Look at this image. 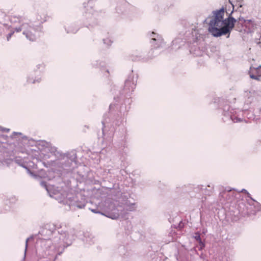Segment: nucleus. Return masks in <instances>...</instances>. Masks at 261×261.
Segmentation results:
<instances>
[{"label":"nucleus","instance_id":"nucleus-19","mask_svg":"<svg viewBox=\"0 0 261 261\" xmlns=\"http://www.w3.org/2000/svg\"><path fill=\"white\" fill-rule=\"evenodd\" d=\"M28 172L30 173V174L32 176H34V174L33 173H32L29 170H28Z\"/></svg>","mask_w":261,"mask_h":261},{"label":"nucleus","instance_id":"nucleus-7","mask_svg":"<svg viewBox=\"0 0 261 261\" xmlns=\"http://www.w3.org/2000/svg\"><path fill=\"white\" fill-rule=\"evenodd\" d=\"M125 204H126V208L128 211H134L136 208L135 203H130L126 202Z\"/></svg>","mask_w":261,"mask_h":261},{"label":"nucleus","instance_id":"nucleus-22","mask_svg":"<svg viewBox=\"0 0 261 261\" xmlns=\"http://www.w3.org/2000/svg\"><path fill=\"white\" fill-rule=\"evenodd\" d=\"M16 163H18V160L16 159Z\"/></svg>","mask_w":261,"mask_h":261},{"label":"nucleus","instance_id":"nucleus-11","mask_svg":"<svg viewBox=\"0 0 261 261\" xmlns=\"http://www.w3.org/2000/svg\"><path fill=\"white\" fill-rule=\"evenodd\" d=\"M13 33H14V32H11V33H9V34L7 35V40H8V41H9V40H10V38L11 37V36H12V35L13 34Z\"/></svg>","mask_w":261,"mask_h":261},{"label":"nucleus","instance_id":"nucleus-2","mask_svg":"<svg viewBox=\"0 0 261 261\" xmlns=\"http://www.w3.org/2000/svg\"><path fill=\"white\" fill-rule=\"evenodd\" d=\"M40 185L42 187L46 189L50 197H52L58 200L59 202H63L69 205H70V203H68L66 199L70 200L71 197L70 196L68 197L69 195H67L65 191H61L59 189H56L53 187L51 188L48 187L44 181L41 182Z\"/></svg>","mask_w":261,"mask_h":261},{"label":"nucleus","instance_id":"nucleus-16","mask_svg":"<svg viewBox=\"0 0 261 261\" xmlns=\"http://www.w3.org/2000/svg\"><path fill=\"white\" fill-rule=\"evenodd\" d=\"M130 83V81H127L125 82V87L127 86Z\"/></svg>","mask_w":261,"mask_h":261},{"label":"nucleus","instance_id":"nucleus-10","mask_svg":"<svg viewBox=\"0 0 261 261\" xmlns=\"http://www.w3.org/2000/svg\"><path fill=\"white\" fill-rule=\"evenodd\" d=\"M30 240V238H27L25 240V250H24V257H25V255H26V252H27V248H28V242Z\"/></svg>","mask_w":261,"mask_h":261},{"label":"nucleus","instance_id":"nucleus-8","mask_svg":"<svg viewBox=\"0 0 261 261\" xmlns=\"http://www.w3.org/2000/svg\"><path fill=\"white\" fill-rule=\"evenodd\" d=\"M194 238L199 242V245L200 246V249H202L203 247H204V244L201 241L200 235L199 234L196 233L194 236Z\"/></svg>","mask_w":261,"mask_h":261},{"label":"nucleus","instance_id":"nucleus-3","mask_svg":"<svg viewBox=\"0 0 261 261\" xmlns=\"http://www.w3.org/2000/svg\"><path fill=\"white\" fill-rule=\"evenodd\" d=\"M15 31L17 32L22 31V33L25 36L27 39L31 41L36 40L37 36L34 28L29 25L28 23H23L18 28H16Z\"/></svg>","mask_w":261,"mask_h":261},{"label":"nucleus","instance_id":"nucleus-12","mask_svg":"<svg viewBox=\"0 0 261 261\" xmlns=\"http://www.w3.org/2000/svg\"><path fill=\"white\" fill-rule=\"evenodd\" d=\"M241 192L246 193L248 195V197H250V194L245 189H242Z\"/></svg>","mask_w":261,"mask_h":261},{"label":"nucleus","instance_id":"nucleus-21","mask_svg":"<svg viewBox=\"0 0 261 261\" xmlns=\"http://www.w3.org/2000/svg\"><path fill=\"white\" fill-rule=\"evenodd\" d=\"M107 210L108 211H111V210H112V209H111V208H108Z\"/></svg>","mask_w":261,"mask_h":261},{"label":"nucleus","instance_id":"nucleus-14","mask_svg":"<svg viewBox=\"0 0 261 261\" xmlns=\"http://www.w3.org/2000/svg\"><path fill=\"white\" fill-rule=\"evenodd\" d=\"M87 11H89V12H87L86 13V15H88V14H91V13L92 14H93L92 11H91V10H89V9H88V8H87Z\"/></svg>","mask_w":261,"mask_h":261},{"label":"nucleus","instance_id":"nucleus-4","mask_svg":"<svg viewBox=\"0 0 261 261\" xmlns=\"http://www.w3.org/2000/svg\"><path fill=\"white\" fill-rule=\"evenodd\" d=\"M150 37L151 38V43L155 47L163 46L164 42L163 39L161 36L152 32L150 35Z\"/></svg>","mask_w":261,"mask_h":261},{"label":"nucleus","instance_id":"nucleus-17","mask_svg":"<svg viewBox=\"0 0 261 261\" xmlns=\"http://www.w3.org/2000/svg\"><path fill=\"white\" fill-rule=\"evenodd\" d=\"M91 211H92L93 213H98V212H97V211H96V210H94V209H92V210H91Z\"/></svg>","mask_w":261,"mask_h":261},{"label":"nucleus","instance_id":"nucleus-1","mask_svg":"<svg viewBox=\"0 0 261 261\" xmlns=\"http://www.w3.org/2000/svg\"><path fill=\"white\" fill-rule=\"evenodd\" d=\"M224 14L223 9L213 12V15L209 22L208 31L215 37L227 34V38H229L230 32L234 28L237 20L231 16L224 18Z\"/></svg>","mask_w":261,"mask_h":261},{"label":"nucleus","instance_id":"nucleus-18","mask_svg":"<svg viewBox=\"0 0 261 261\" xmlns=\"http://www.w3.org/2000/svg\"><path fill=\"white\" fill-rule=\"evenodd\" d=\"M84 206H85L84 205H83V206H82V205H78V206H77V207H79V208H83V207H84Z\"/></svg>","mask_w":261,"mask_h":261},{"label":"nucleus","instance_id":"nucleus-13","mask_svg":"<svg viewBox=\"0 0 261 261\" xmlns=\"http://www.w3.org/2000/svg\"><path fill=\"white\" fill-rule=\"evenodd\" d=\"M92 2H89L88 4L87 7L90 8V9H92Z\"/></svg>","mask_w":261,"mask_h":261},{"label":"nucleus","instance_id":"nucleus-5","mask_svg":"<svg viewBox=\"0 0 261 261\" xmlns=\"http://www.w3.org/2000/svg\"><path fill=\"white\" fill-rule=\"evenodd\" d=\"M250 69L249 74L250 78L258 81H261V72L260 71L261 66H259L257 67L251 66Z\"/></svg>","mask_w":261,"mask_h":261},{"label":"nucleus","instance_id":"nucleus-20","mask_svg":"<svg viewBox=\"0 0 261 261\" xmlns=\"http://www.w3.org/2000/svg\"><path fill=\"white\" fill-rule=\"evenodd\" d=\"M29 238H30V240L31 239H33V236H31V237H29Z\"/></svg>","mask_w":261,"mask_h":261},{"label":"nucleus","instance_id":"nucleus-9","mask_svg":"<svg viewBox=\"0 0 261 261\" xmlns=\"http://www.w3.org/2000/svg\"><path fill=\"white\" fill-rule=\"evenodd\" d=\"M103 42L104 44H107L108 45H111V44L112 42V41L109 38L103 39Z\"/></svg>","mask_w":261,"mask_h":261},{"label":"nucleus","instance_id":"nucleus-6","mask_svg":"<svg viewBox=\"0 0 261 261\" xmlns=\"http://www.w3.org/2000/svg\"><path fill=\"white\" fill-rule=\"evenodd\" d=\"M245 25L249 29L252 31L254 30L256 28V24L252 20H245Z\"/></svg>","mask_w":261,"mask_h":261},{"label":"nucleus","instance_id":"nucleus-15","mask_svg":"<svg viewBox=\"0 0 261 261\" xmlns=\"http://www.w3.org/2000/svg\"><path fill=\"white\" fill-rule=\"evenodd\" d=\"M1 128L2 131H3V132H9V129H8V128Z\"/></svg>","mask_w":261,"mask_h":261}]
</instances>
